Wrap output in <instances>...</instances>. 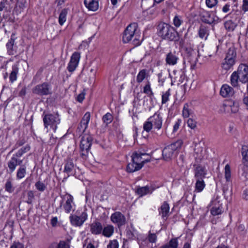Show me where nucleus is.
<instances>
[{
	"mask_svg": "<svg viewBox=\"0 0 248 248\" xmlns=\"http://www.w3.org/2000/svg\"><path fill=\"white\" fill-rule=\"evenodd\" d=\"M139 38L140 34L138 24L134 22L129 24L124 30L123 36V41L124 43H127L133 38L132 40L133 44L138 46L141 44Z\"/></svg>",
	"mask_w": 248,
	"mask_h": 248,
	"instance_id": "f257e3e1",
	"label": "nucleus"
},
{
	"mask_svg": "<svg viewBox=\"0 0 248 248\" xmlns=\"http://www.w3.org/2000/svg\"><path fill=\"white\" fill-rule=\"evenodd\" d=\"M61 200L59 205L56 208V212H61L63 210L66 214L75 210L76 205L74 202V197L70 194H60Z\"/></svg>",
	"mask_w": 248,
	"mask_h": 248,
	"instance_id": "f03ea898",
	"label": "nucleus"
},
{
	"mask_svg": "<svg viewBox=\"0 0 248 248\" xmlns=\"http://www.w3.org/2000/svg\"><path fill=\"white\" fill-rule=\"evenodd\" d=\"M158 35L162 39L176 41V31L170 25L166 23H159L157 27Z\"/></svg>",
	"mask_w": 248,
	"mask_h": 248,
	"instance_id": "7ed1b4c3",
	"label": "nucleus"
},
{
	"mask_svg": "<svg viewBox=\"0 0 248 248\" xmlns=\"http://www.w3.org/2000/svg\"><path fill=\"white\" fill-rule=\"evenodd\" d=\"M145 154H140L137 153L133 154L132 155V162L128 163L127 165L126 170L127 172L131 173L140 170L143 167V164L146 162L150 161V159H145L142 160V155Z\"/></svg>",
	"mask_w": 248,
	"mask_h": 248,
	"instance_id": "20e7f679",
	"label": "nucleus"
},
{
	"mask_svg": "<svg viewBox=\"0 0 248 248\" xmlns=\"http://www.w3.org/2000/svg\"><path fill=\"white\" fill-rule=\"evenodd\" d=\"M93 138L90 134H84L82 136L80 143V155L83 159H86L90 152Z\"/></svg>",
	"mask_w": 248,
	"mask_h": 248,
	"instance_id": "39448f33",
	"label": "nucleus"
},
{
	"mask_svg": "<svg viewBox=\"0 0 248 248\" xmlns=\"http://www.w3.org/2000/svg\"><path fill=\"white\" fill-rule=\"evenodd\" d=\"M42 117L45 127L47 128L48 126H49L54 132H55L58 127L57 125L61 122L59 115L58 113L45 114L44 112Z\"/></svg>",
	"mask_w": 248,
	"mask_h": 248,
	"instance_id": "423d86ee",
	"label": "nucleus"
},
{
	"mask_svg": "<svg viewBox=\"0 0 248 248\" xmlns=\"http://www.w3.org/2000/svg\"><path fill=\"white\" fill-rule=\"evenodd\" d=\"M183 142L181 140H178L176 142L172 143L165 147L162 151L163 158L165 161H169L174 155L175 151L180 148Z\"/></svg>",
	"mask_w": 248,
	"mask_h": 248,
	"instance_id": "0eeeda50",
	"label": "nucleus"
},
{
	"mask_svg": "<svg viewBox=\"0 0 248 248\" xmlns=\"http://www.w3.org/2000/svg\"><path fill=\"white\" fill-rule=\"evenodd\" d=\"M236 59V51L234 47L229 48L226 56L221 63V67L225 70L230 69L235 64Z\"/></svg>",
	"mask_w": 248,
	"mask_h": 248,
	"instance_id": "6e6552de",
	"label": "nucleus"
},
{
	"mask_svg": "<svg viewBox=\"0 0 248 248\" xmlns=\"http://www.w3.org/2000/svg\"><path fill=\"white\" fill-rule=\"evenodd\" d=\"M242 14L240 11L231 12L225 16V17L230 16L232 19L226 21L224 23V28L228 31H233L237 26V21L241 18Z\"/></svg>",
	"mask_w": 248,
	"mask_h": 248,
	"instance_id": "1a4fd4ad",
	"label": "nucleus"
},
{
	"mask_svg": "<svg viewBox=\"0 0 248 248\" xmlns=\"http://www.w3.org/2000/svg\"><path fill=\"white\" fill-rule=\"evenodd\" d=\"M33 93L40 95H48L52 93L51 86L47 82L36 85L32 90Z\"/></svg>",
	"mask_w": 248,
	"mask_h": 248,
	"instance_id": "9d476101",
	"label": "nucleus"
},
{
	"mask_svg": "<svg viewBox=\"0 0 248 248\" xmlns=\"http://www.w3.org/2000/svg\"><path fill=\"white\" fill-rule=\"evenodd\" d=\"M76 160L71 157H68L64 159L63 172L66 173L68 176L73 175L75 174V170L77 168Z\"/></svg>",
	"mask_w": 248,
	"mask_h": 248,
	"instance_id": "9b49d317",
	"label": "nucleus"
},
{
	"mask_svg": "<svg viewBox=\"0 0 248 248\" xmlns=\"http://www.w3.org/2000/svg\"><path fill=\"white\" fill-rule=\"evenodd\" d=\"M88 215L86 212H83L79 216L71 215L69 219L71 224L75 226H81L87 220Z\"/></svg>",
	"mask_w": 248,
	"mask_h": 248,
	"instance_id": "f8f14e48",
	"label": "nucleus"
},
{
	"mask_svg": "<svg viewBox=\"0 0 248 248\" xmlns=\"http://www.w3.org/2000/svg\"><path fill=\"white\" fill-rule=\"evenodd\" d=\"M240 78V81L243 83L248 82V65L246 64H240L236 71Z\"/></svg>",
	"mask_w": 248,
	"mask_h": 248,
	"instance_id": "ddd939ff",
	"label": "nucleus"
},
{
	"mask_svg": "<svg viewBox=\"0 0 248 248\" xmlns=\"http://www.w3.org/2000/svg\"><path fill=\"white\" fill-rule=\"evenodd\" d=\"M80 58V53L78 52H75L73 53L67 67L69 72H72L76 69L78 65Z\"/></svg>",
	"mask_w": 248,
	"mask_h": 248,
	"instance_id": "4468645a",
	"label": "nucleus"
},
{
	"mask_svg": "<svg viewBox=\"0 0 248 248\" xmlns=\"http://www.w3.org/2000/svg\"><path fill=\"white\" fill-rule=\"evenodd\" d=\"M111 221L116 224L118 228L124 225L126 223L125 216L120 212H116L113 213L110 217Z\"/></svg>",
	"mask_w": 248,
	"mask_h": 248,
	"instance_id": "2eb2a0df",
	"label": "nucleus"
},
{
	"mask_svg": "<svg viewBox=\"0 0 248 248\" xmlns=\"http://www.w3.org/2000/svg\"><path fill=\"white\" fill-rule=\"evenodd\" d=\"M148 120L151 121L155 129L159 130L162 125V118L159 113H155L153 116L148 118Z\"/></svg>",
	"mask_w": 248,
	"mask_h": 248,
	"instance_id": "dca6fc26",
	"label": "nucleus"
},
{
	"mask_svg": "<svg viewBox=\"0 0 248 248\" xmlns=\"http://www.w3.org/2000/svg\"><path fill=\"white\" fill-rule=\"evenodd\" d=\"M90 118V113L89 112H86L82 118L79 126L78 127L81 132L83 133L87 128Z\"/></svg>",
	"mask_w": 248,
	"mask_h": 248,
	"instance_id": "f3484780",
	"label": "nucleus"
},
{
	"mask_svg": "<svg viewBox=\"0 0 248 248\" xmlns=\"http://www.w3.org/2000/svg\"><path fill=\"white\" fill-rule=\"evenodd\" d=\"M195 169V177L196 179H203L205 177L206 170L204 167L199 165L194 164Z\"/></svg>",
	"mask_w": 248,
	"mask_h": 248,
	"instance_id": "a211bd4d",
	"label": "nucleus"
},
{
	"mask_svg": "<svg viewBox=\"0 0 248 248\" xmlns=\"http://www.w3.org/2000/svg\"><path fill=\"white\" fill-rule=\"evenodd\" d=\"M103 226L99 221H94L90 225V232L93 234L98 235L102 233Z\"/></svg>",
	"mask_w": 248,
	"mask_h": 248,
	"instance_id": "6ab92c4d",
	"label": "nucleus"
},
{
	"mask_svg": "<svg viewBox=\"0 0 248 248\" xmlns=\"http://www.w3.org/2000/svg\"><path fill=\"white\" fill-rule=\"evenodd\" d=\"M170 207L169 204L164 202L161 207L158 209L159 214L162 218L166 220L169 215Z\"/></svg>",
	"mask_w": 248,
	"mask_h": 248,
	"instance_id": "aec40b11",
	"label": "nucleus"
},
{
	"mask_svg": "<svg viewBox=\"0 0 248 248\" xmlns=\"http://www.w3.org/2000/svg\"><path fill=\"white\" fill-rule=\"evenodd\" d=\"M233 89L227 84L223 85L220 91V94L223 97H227L232 96L233 94Z\"/></svg>",
	"mask_w": 248,
	"mask_h": 248,
	"instance_id": "412c9836",
	"label": "nucleus"
},
{
	"mask_svg": "<svg viewBox=\"0 0 248 248\" xmlns=\"http://www.w3.org/2000/svg\"><path fill=\"white\" fill-rule=\"evenodd\" d=\"M84 3L89 11H96L99 7L98 0H84Z\"/></svg>",
	"mask_w": 248,
	"mask_h": 248,
	"instance_id": "4be33fe9",
	"label": "nucleus"
},
{
	"mask_svg": "<svg viewBox=\"0 0 248 248\" xmlns=\"http://www.w3.org/2000/svg\"><path fill=\"white\" fill-rule=\"evenodd\" d=\"M136 193L139 196V197H142L148 194H151L153 192V190L151 189L150 187L148 186H138L136 189Z\"/></svg>",
	"mask_w": 248,
	"mask_h": 248,
	"instance_id": "5701e85b",
	"label": "nucleus"
},
{
	"mask_svg": "<svg viewBox=\"0 0 248 248\" xmlns=\"http://www.w3.org/2000/svg\"><path fill=\"white\" fill-rule=\"evenodd\" d=\"M188 54H189V56L191 57V58L189 60V62L191 63V69H194L196 66L197 60L196 50L190 47L188 51L187 49V55Z\"/></svg>",
	"mask_w": 248,
	"mask_h": 248,
	"instance_id": "b1692460",
	"label": "nucleus"
},
{
	"mask_svg": "<svg viewBox=\"0 0 248 248\" xmlns=\"http://www.w3.org/2000/svg\"><path fill=\"white\" fill-rule=\"evenodd\" d=\"M178 58L174 53L170 52L168 53L166 57L165 61L169 65H174L177 63Z\"/></svg>",
	"mask_w": 248,
	"mask_h": 248,
	"instance_id": "393cba45",
	"label": "nucleus"
},
{
	"mask_svg": "<svg viewBox=\"0 0 248 248\" xmlns=\"http://www.w3.org/2000/svg\"><path fill=\"white\" fill-rule=\"evenodd\" d=\"M176 41H179L180 45L182 46L185 45V40L186 38V31L184 29L182 31H179L178 32L176 31Z\"/></svg>",
	"mask_w": 248,
	"mask_h": 248,
	"instance_id": "a878e982",
	"label": "nucleus"
},
{
	"mask_svg": "<svg viewBox=\"0 0 248 248\" xmlns=\"http://www.w3.org/2000/svg\"><path fill=\"white\" fill-rule=\"evenodd\" d=\"M19 68L17 64L12 65V71L10 74L9 79L11 83H13L17 79V75L18 73Z\"/></svg>",
	"mask_w": 248,
	"mask_h": 248,
	"instance_id": "bb28decb",
	"label": "nucleus"
},
{
	"mask_svg": "<svg viewBox=\"0 0 248 248\" xmlns=\"http://www.w3.org/2000/svg\"><path fill=\"white\" fill-rule=\"evenodd\" d=\"M194 156L197 163H200L203 159L204 153L202 147L195 148L194 149Z\"/></svg>",
	"mask_w": 248,
	"mask_h": 248,
	"instance_id": "cd10ccee",
	"label": "nucleus"
},
{
	"mask_svg": "<svg viewBox=\"0 0 248 248\" xmlns=\"http://www.w3.org/2000/svg\"><path fill=\"white\" fill-rule=\"evenodd\" d=\"M148 77V74L147 70L145 69H143L140 71V72H139L137 76V82L139 83H140Z\"/></svg>",
	"mask_w": 248,
	"mask_h": 248,
	"instance_id": "c85d7f7f",
	"label": "nucleus"
},
{
	"mask_svg": "<svg viewBox=\"0 0 248 248\" xmlns=\"http://www.w3.org/2000/svg\"><path fill=\"white\" fill-rule=\"evenodd\" d=\"M113 232L114 227L112 225H108L104 228H102L101 233L105 237H110L113 234Z\"/></svg>",
	"mask_w": 248,
	"mask_h": 248,
	"instance_id": "c756f323",
	"label": "nucleus"
},
{
	"mask_svg": "<svg viewBox=\"0 0 248 248\" xmlns=\"http://www.w3.org/2000/svg\"><path fill=\"white\" fill-rule=\"evenodd\" d=\"M7 165L10 172H13L17 166V158L13 155L11 159L8 162Z\"/></svg>",
	"mask_w": 248,
	"mask_h": 248,
	"instance_id": "7c9ffc66",
	"label": "nucleus"
},
{
	"mask_svg": "<svg viewBox=\"0 0 248 248\" xmlns=\"http://www.w3.org/2000/svg\"><path fill=\"white\" fill-rule=\"evenodd\" d=\"M126 237L128 239L134 240L137 237V231L131 226L126 230Z\"/></svg>",
	"mask_w": 248,
	"mask_h": 248,
	"instance_id": "2f4dec72",
	"label": "nucleus"
},
{
	"mask_svg": "<svg viewBox=\"0 0 248 248\" xmlns=\"http://www.w3.org/2000/svg\"><path fill=\"white\" fill-rule=\"evenodd\" d=\"M198 34H199V37L201 38H202V39L204 38L205 39H206L208 35V34H209L208 27L205 26L201 25L200 27V28H199V30L198 31Z\"/></svg>",
	"mask_w": 248,
	"mask_h": 248,
	"instance_id": "473e14b6",
	"label": "nucleus"
},
{
	"mask_svg": "<svg viewBox=\"0 0 248 248\" xmlns=\"http://www.w3.org/2000/svg\"><path fill=\"white\" fill-rule=\"evenodd\" d=\"M238 80L240 81V78L238 77V73L234 71L231 76L230 81L231 85L234 87H237L238 84Z\"/></svg>",
	"mask_w": 248,
	"mask_h": 248,
	"instance_id": "72a5a7b5",
	"label": "nucleus"
},
{
	"mask_svg": "<svg viewBox=\"0 0 248 248\" xmlns=\"http://www.w3.org/2000/svg\"><path fill=\"white\" fill-rule=\"evenodd\" d=\"M205 184L203 179H196L195 184V191L197 192H201L204 188Z\"/></svg>",
	"mask_w": 248,
	"mask_h": 248,
	"instance_id": "f704fd0d",
	"label": "nucleus"
},
{
	"mask_svg": "<svg viewBox=\"0 0 248 248\" xmlns=\"http://www.w3.org/2000/svg\"><path fill=\"white\" fill-rule=\"evenodd\" d=\"M178 245L177 238H173L168 243L162 246L160 248H177Z\"/></svg>",
	"mask_w": 248,
	"mask_h": 248,
	"instance_id": "c9c22d12",
	"label": "nucleus"
},
{
	"mask_svg": "<svg viewBox=\"0 0 248 248\" xmlns=\"http://www.w3.org/2000/svg\"><path fill=\"white\" fill-rule=\"evenodd\" d=\"M26 174V167L24 165L21 166L17 170L16 178L21 179L23 178Z\"/></svg>",
	"mask_w": 248,
	"mask_h": 248,
	"instance_id": "e433bc0d",
	"label": "nucleus"
},
{
	"mask_svg": "<svg viewBox=\"0 0 248 248\" xmlns=\"http://www.w3.org/2000/svg\"><path fill=\"white\" fill-rule=\"evenodd\" d=\"M143 92L149 97H152L154 96V94L152 90L151 83L149 81L146 82L145 85L143 87Z\"/></svg>",
	"mask_w": 248,
	"mask_h": 248,
	"instance_id": "4c0bfd02",
	"label": "nucleus"
},
{
	"mask_svg": "<svg viewBox=\"0 0 248 248\" xmlns=\"http://www.w3.org/2000/svg\"><path fill=\"white\" fill-rule=\"evenodd\" d=\"M67 13V10L66 9H63L60 14L59 16V23L61 26L63 25L66 21Z\"/></svg>",
	"mask_w": 248,
	"mask_h": 248,
	"instance_id": "58836bf2",
	"label": "nucleus"
},
{
	"mask_svg": "<svg viewBox=\"0 0 248 248\" xmlns=\"http://www.w3.org/2000/svg\"><path fill=\"white\" fill-rule=\"evenodd\" d=\"M224 176L226 182H231V170L230 166L229 164H227L225 166Z\"/></svg>",
	"mask_w": 248,
	"mask_h": 248,
	"instance_id": "ea45409f",
	"label": "nucleus"
},
{
	"mask_svg": "<svg viewBox=\"0 0 248 248\" xmlns=\"http://www.w3.org/2000/svg\"><path fill=\"white\" fill-rule=\"evenodd\" d=\"M15 43V40L11 38L6 44L7 51L9 55H14L13 46Z\"/></svg>",
	"mask_w": 248,
	"mask_h": 248,
	"instance_id": "a19ab883",
	"label": "nucleus"
},
{
	"mask_svg": "<svg viewBox=\"0 0 248 248\" xmlns=\"http://www.w3.org/2000/svg\"><path fill=\"white\" fill-rule=\"evenodd\" d=\"M113 119V117L111 114L108 112L103 116L102 121L106 125H108L112 122Z\"/></svg>",
	"mask_w": 248,
	"mask_h": 248,
	"instance_id": "79ce46f5",
	"label": "nucleus"
},
{
	"mask_svg": "<svg viewBox=\"0 0 248 248\" xmlns=\"http://www.w3.org/2000/svg\"><path fill=\"white\" fill-rule=\"evenodd\" d=\"M5 190L6 191L11 193L14 192L15 187H14L11 180L9 179L7 180L5 185Z\"/></svg>",
	"mask_w": 248,
	"mask_h": 248,
	"instance_id": "37998d69",
	"label": "nucleus"
},
{
	"mask_svg": "<svg viewBox=\"0 0 248 248\" xmlns=\"http://www.w3.org/2000/svg\"><path fill=\"white\" fill-rule=\"evenodd\" d=\"M170 89L167 91L162 93L161 103L162 104H166L169 100L170 95Z\"/></svg>",
	"mask_w": 248,
	"mask_h": 248,
	"instance_id": "c03bdc74",
	"label": "nucleus"
},
{
	"mask_svg": "<svg viewBox=\"0 0 248 248\" xmlns=\"http://www.w3.org/2000/svg\"><path fill=\"white\" fill-rule=\"evenodd\" d=\"M222 212V207L221 205L214 206L211 210V213L213 216L220 215Z\"/></svg>",
	"mask_w": 248,
	"mask_h": 248,
	"instance_id": "a18cd8bd",
	"label": "nucleus"
},
{
	"mask_svg": "<svg viewBox=\"0 0 248 248\" xmlns=\"http://www.w3.org/2000/svg\"><path fill=\"white\" fill-rule=\"evenodd\" d=\"M197 122L195 119L189 118L187 121V125L193 131L197 129Z\"/></svg>",
	"mask_w": 248,
	"mask_h": 248,
	"instance_id": "49530a36",
	"label": "nucleus"
},
{
	"mask_svg": "<svg viewBox=\"0 0 248 248\" xmlns=\"http://www.w3.org/2000/svg\"><path fill=\"white\" fill-rule=\"evenodd\" d=\"M35 186L36 188L40 192L44 191L46 188V185L42 182L39 181L35 184Z\"/></svg>",
	"mask_w": 248,
	"mask_h": 248,
	"instance_id": "de8ad7c7",
	"label": "nucleus"
},
{
	"mask_svg": "<svg viewBox=\"0 0 248 248\" xmlns=\"http://www.w3.org/2000/svg\"><path fill=\"white\" fill-rule=\"evenodd\" d=\"M183 22L182 18L180 16L176 15L173 18V24L176 28L180 27Z\"/></svg>",
	"mask_w": 248,
	"mask_h": 248,
	"instance_id": "09e8293b",
	"label": "nucleus"
},
{
	"mask_svg": "<svg viewBox=\"0 0 248 248\" xmlns=\"http://www.w3.org/2000/svg\"><path fill=\"white\" fill-rule=\"evenodd\" d=\"M34 199V192L32 190H30L27 192V199L26 202L29 204H32L33 200Z\"/></svg>",
	"mask_w": 248,
	"mask_h": 248,
	"instance_id": "8fccbe9b",
	"label": "nucleus"
},
{
	"mask_svg": "<svg viewBox=\"0 0 248 248\" xmlns=\"http://www.w3.org/2000/svg\"><path fill=\"white\" fill-rule=\"evenodd\" d=\"M153 127H154L153 125V123H152L151 121L148 120V119L143 124V129L147 132L150 131Z\"/></svg>",
	"mask_w": 248,
	"mask_h": 248,
	"instance_id": "3c124183",
	"label": "nucleus"
},
{
	"mask_svg": "<svg viewBox=\"0 0 248 248\" xmlns=\"http://www.w3.org/2000/svg\"><path fill=\"white\" fill-rule=\"evenodd\" d=\"M107 248H119V243L117 240H110L107 246Z\"/></svg>",
	"mask_w": 248,
	"mask_h": 248,
	"instance_id": "603ef678",
	"label": "nucleus"
},
{
	"mask_svg": "<svg viewBox=\"0 0 248 248\" xmlns=\"http://www.w3.org/2000/svg\"><path fill=\"white\" fill-rule=\"evenodd\" d=\"M56 248H70V245L68 242L61 241L58 244L56 243Z\"/></svg>",
	"mask_w": 248,
	"mask_h": 248,
	"instance_id": "864d4df0",
	"label": "nucleus"
},
{
	"mask_svg": "<svg viewBox=\"0 0 248 248\" xmlns=\"http://www.w3.org/2000/svg\"><path fill=\"white\" fill-rule=\"evenodd\" d=\"M182 120L181 119H178L174 123L173 126V133H175L179 129L180 126L182 124Z\"/></svg>",
	"mask_w": 248,
	"mask_h": 248,
	"instance_id": "5fc2aeb1",
	"label": "nucleus"
},
{
	"mask_svg": "<svg viewBox=\"0 0 248 248\" xmlns=\"http://www.w3.org/2000/svg\"><path fill=\"white\" fill-rule=\"evenodd\" d=\"M217 3V0H206V4L209 8L215 6Z\"/></svg>",
	"mask_w": 248,
	"mask_h": 248,
	"instance_id": "6e6d98bb",
	"label": "nucleus"
},
{
	"mask_svg": "<svg viewBox=\"0 0 248 248\" xmlns=\"http://www.w3.org/2000/svg\"><path fill=\"white\" fill-rule=\"evenodd\" d=\"M242 155L243 160L247 162L248 164V149L243 148L242 149Z\"/></svg>",
	"mask_w": 248,
	"mask_h": 248,
	"instance_id": "4d7b16f0",
	"label": "nucleus"
},
{
	"mask_svg": "<svg viewBox=\"0 0 248 248\" xmlns=\"http://www.w3.org/2000/svg\"><path fill=\"white\" fill-rule=\"evenodd\" d=\"M26 1L25 0L18 1L16 6V8H19L20 11L23 10L26 7Z\"/></svg>",
	"mask_w": 248,
	"mask_h": 248,
	"instance_id": "13d9d810",
	"label": "nucleus"
},
{
	"mask_svg": "<svg viewBox=\"0 0 248 248\" xmlns=\"http://www.w3.org/2000/svg\"><path fill=\"white\" fill-rule=\"evenodd\" d=\"M231 111L232 113H235L238 111L239 108L238 104L237 103L233 102V104L231 106Z\"/></svg>",
	"mask_w": 248,
	"mask_h": 248,
	"instance_id": "bf43d9fd",
	"label": "nucleus"
},
{
	"mask_svg": "<svg viewBox=\"0 0 248 248\" xmlns=\"http://www.w3.org/2000/svg\"><path fill=\"white\" fill-rule=\"evenodd\" d=\"M25 143V141L24 140H19L16 142V144L14 146V148L12 150V151L9 153L10 154L12 153L14 150L18 148L20 146H21Z\"/></svg>",
	"mask_w": 248,
	"mask_h": 248,
	"instance_id": "052dcab7",
	"label": "nucleus"
},
{
	"mask_svg": "<svg viewBox=\"0 0 248 248\" xmlns=\"http://www.w3.org/2000/svg\"><path fill=\"white\" fill-rule=\"evenodd\" d=\"M241 9L244 12L248 11V0H243Z\"/></svg>",
	"mask_w": 248,
	"mask_h": 248,
	"instance_id": "680f3d73",
	"label": "nucleus"
},
{
	"mask_svg": "<svg viewBox=\"0 0 248 248\" xmlns=\"http://www.w3.org/2000/svg\"><path fill=\"white\" fill-rule=\"evenodd\" d=\"M148 240L151 243H155L156 240L155 234L150 233L148 235Z\"/></svg>",
	"mask_w": 248,
	"mask_h": 248,
	"instance_id": "e2e57ef3",
	"label": "nucleus"
},
{
	"mask_svg": "<svg viewBox=\"0 0 248 248\" xmlns=\"http://www.w3.org/2000/svg\"><path fill=\"white\" fill-rule=\"evenodd\" d=\"M231 4L229 3H226L222 8V11L224 13H228L231 10Z\"/></svg>",
	"mask_w": 248,
	"mask_h": 248,
	"instance_id": "0e129e2a",
	"label": "nucleus"
},
{
	"mask_svg": "<svg viewBox=\"0 0 248 248\" xmlns=\"http://www.w3.org/2000/svg\"><path fill=\"white\" fill-rule=\"evenodd\" d=\"M23 245L19 242H14V243L11 245L10 248H23Z\"/></svg>",
	"mask_w": 248,
	"mask_h": 248,
	"instance_id": "69168bd1",
	"label": "nucleus"
},
{
	"mask_svg": "<svg viewBox=\"0 0 248 248\" xmlns=\"http://www.w3.org/2000/svg\"><path fill=\"white\" fill-rule=\"evenodd\" d=\"M247 96H245L243 99L244 103L247 106V108L248 109V83L247 85Z\"/></svg>",
	"mask_w": 248,
	"mask_h": 248,
	"instance_id": "338daca9",
	"label": "nucleus"
},
{
	"mask_svg": "<svg viewBox=\"0 0 248 248\" xmlns=\"http://www.w3.org/2000/svg\"><path fill=\"white\" fill-rule=\"evenodd\" d=\"M243 198L245 200H248V188L246 189L243 193Z\"/></svg>",
	"mask_w": 248,
	"mask_h": 248,
	"instance_id": "774afa93",
	"label": "nucleus"
}]
</instances>
